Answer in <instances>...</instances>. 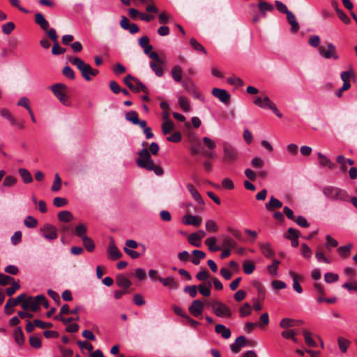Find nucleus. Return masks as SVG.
<instances>
[{
    "mask_svg": "<svg viewBox=\"0 0 357 357\" xmlns=\"http://www.w3.org/2000/svg\"><path fill=\"white\" fill-rule=\"evenodd\" d=\"M159 151V146L156 142H152L149 149H142L138 153V158L136 160L137 166L148 171H153L158 176H162L164 173L162 168L156 166L151 158V155H155Z\"/></svg>",
    "mask_w": 357,
    "mask_h": 357,
    "instance_id": "obj_1",
    "label": "nucleus"
},
{
    "mask_svg": "<svg viewBox=\"0 0 357 357\" xmlns=\"http://www.w3.org/2000/svg\"><path fill=\"white\" fill-rule=\"evenodd\" d=\"M308 43L313 47L318 48L319 55L325 59L339 60L340 56L337 48L332 43H326V45H320V38L319 36L314 35L310 37Z\"/></svg>",
    "mask_w": 357,
    "mask_h": 357,
    "instance_id": "obj_2",
    "label": "nucleus"
},
{
    "mask_svg": "<svg viewBox=\"0 0 357 357\" xmlns=\"http://www.w3.org/2000/svg\"><path fill=\"white\" fill-rule=\"evenodd\" d=\"M67 59L73 66H76L83 78L86 81H91V77H95L99 73L98 69L93 68L79 57L68 56Z\"/></svg>",
    "mask_w": 357,
    "mask_h": 357,
    "instance_id": "obj_3",
    "label": "nucleus"
},
{
    "mask_svg": "<svg viewBox=\"0 0 357 357\" xmlns=\"http://www.w3.org/2000/svg\"><path fill=\"white\" fill-rule=\"evenodd\" d=\"M322 192L327 198L332 200L348 202L350 199L346 190L337 187L325 186Z\"/></svg>",
    "mask_w": 357,
    "mask_h": 357,
    "instance_id": "obj_4",
    "label": "nucleus"
},
{
    "mask_svg": "<svg viewBox=\"0 0 357 357\" xmlns=\"http://www.w3.org/2000/svg\"><path fill=\"white\" fill-rule=\"evenodd\" d=\"M54 96L66 106L70 105L69 97L67 94L68 86L63 83H56L50 86Z\"/></svg>",
    "mask_w": 357,
    "mask_h": 357,
    "instance_id": "obj_5",
    "label": "nucleus"
},
{
    "mask_svg": "<svg viewBox=\"0 0 357 357\" xmlns=\"http://www.w3.org/2000/svg\"><path fill=\"white\" fill-rule=\"evenodd\" d=\"M253 103L261 108L271 109L279 118L282 117V114L278 110L275 104L266 96L264 98L257 97Z\"/></svg>",
    "mask_w": 357,
    "mask_h": 357,
    "instance_id": "obj_6",
    "label": "nucleus"
},
{
    "mask_svg": "<svg viewBox=\"0 0 357 357\" xmlns=\"http://www.w3.org/2000/svg\"><path fill=\"white\" fill-rule=\"evenodd\" d=\"M210 305L214 314L219 317L231 318L232 312L231 309L225 303L220 301H212Z\"/></svg>",
    "mask_w": 357,
    "mask_h": 357,
    "instance_id": "obj_7",
    "label": "nucleus"
},
{
    "mask_svg": "<svg viewBox=\"0 0 357 357\" xmlns=\"http://www.w3.org/2000/svg\"><path fill=\"white\" fill-rule=\"evenodd\" d=\"M41 300H44V295H38L35 297L26 296V301L22 303V308L25 311L30 310L32 312H36L40 309Z\"/></svg>",
    "mask_w": 357,
    "mask_h": 357,
    "instance_id": "obj_8",
    "label": "nucleus"
},
{
    "mask_svg": "<svg viewBox=\"0 0 357 357\" xmlns=\"http://www.w3.org/2000/svg\"><path fill=\"white\" fill-rule=\"evenodd\" d=\"M223 146V160L227 163H233L238 159V151L229 143L224 142Z\"/></svg>",
    "mask_w": 357,
    "mask_h": 357,
    "instance_id": "obj_9",
    "label": "nucleus"
},
{
    "mask_svg": "<svg viewBox=\"0 0 357 357\" xmlns=\"http://www.w3.org/2000/svg\"><path fill=\"white\" fill-rule=\"evenodd\" d=\"M192 206V204L189 203L185 206L186 208V215L183 218V223L185 225H193L195 227H198L202 222V218L199 216L192 215V211L190 209V207Z\"/></svg>",
    "mask_w": 357,
    "mask_h": 357,
    "instance_id": "obj_10",
    "label": "nucleus"
},
{
    "mask_svg": "<svg viewBox=\"0 0 357 357\" xmlns=\"http://www.w3.org/2000/svg\"><path fill=\"white\" fill-rule=\"evenodd\" d=\"M40 230L43 236L48 241H53L58 237L57 229L50 224H45Z\"/></svg>",
    "mask_w": 357,
    "mask_h": 357,
    "instance_id": "obj_11",
    "label": "nucleus"
},
{
    "mask_svg": "<svg viewBox=\"0 0 357 357\" xmlns=\"http://www.w3.org/2000/svg\"><path fill=\"white\" fill-rule=\"evenodd\" d=\"M212 95L218 98L225 105H229L231 100L230 94L225 89L213 88L211 91Z\"/></svg>",
    "mask_w": 357,
    "mask_h": 357,
    "instance_id": "obj_12",
    "label": "nucleus"
},
{
    "mask_svg": "<svg viewBox=\"0 0 357 357\" xmlns=\"http://www.w3.org/2000/svg\"><path fill=\"white\" fill-rule=\"evenodd\" d=\"M183 86L185 89L192 94L195 98L202 100V96L198 91L197 86L190 79H186L183 83Z\"/></svg>",
    "mask_w": 357,
    "mask_h": 357,
    "instance_id": "obj_13",
    "label": "nucleus"
},
{
    "mask_svg": "<svg viewBox=\"0 0 357 357\" xmlns=\"http://www.w3.org/2000/svg\"><path fill=\"white\" fill-rule=\"evenodd\" d=\"M204 308V303L200 300L197 299L192 301L188 310L193 317H199L202 315Z\"/></svg>",
    "mask_w": 357,
    "mask_h": 357,
    "instance_id": "obj_14",
    "label": "nucleus"
},
{
    "mask_svg": "<svg viewBox=\"0 0 357 357\" xmlns=\"http://www.w3.org/2000/svg\"><path fill=\"white\" fill-rule=\"evenodd\" d=\"M107 251L109 258L112 260H116L122 257V253L116 247L114 240L112 237H111L109 239V243Z\"/></svg>",
    "mask_w": 357,
    "mask_h": 357,
    "instance_id": "obj_15",
    "label": "nucleus"
},
{
    "mask_svg": "<svg viewBox=\"0 0 357 357\" xmlns=\"http://www.w3.org/2000/svg\"><path fill=\"white\" fill-rule=\"evenodd\" d=\"M247 345V339L245 337L241 335L238 336L235 342L230 345V348L232 352L238 353L241 349Z\"/></svg>",
    "mask_w": 357,
    "mask_h": 357,
    "instance_id": "obj_16",
    "label": "nucleus"
},
{
    "mask_svg": "<svg viewBox=\"0 0 357 357\" xmlns=\"http://www.w3.org/2000/svg\"><path fill=\"white\" fill-rule=\"evenodd\" d=\"M157 280L160 281L165 287H169L172 289H177L179 287V283L175 280L173 277H167L162 278L161 277L157 278Z\"/></svg>",
    "mask_w": 357,
    "mask_h": 357,
    "instance_id": "obj_17",
    "label": "nucleus"
},
{
    "mask_svg": "<svg viewBox=\"0 0 357 357\" xmlns=\"http://www.w3.org/2000/svg\"><path fill=\"white\" fill-rule=\"evenodd\" d=\"M287 20L291 26V31L294 33L298 32L299 30V24L292 12L288 13L287 15Z\"/></svg>",
    "mask_w": 357,
    "mask_h": 357,
    "instance_id": "obj_18",
    "label": "nucleus"
},
{
    "mask_svg": "<svg viewBox=\"0 0 357 357\" xmlns=\"http://www.w3.org/2000/svg\"><path fill=\"white\" fill-rule=\"evenodd\" d=\"M187 188H188V191L190 192L192 197L195 199V200L198 203V204L204 206V202L201 195L195 189L194 185L191 183H189L187 185Z\"/></svg>",
    "mask_w": 357,
    "mask_h": 357,
    "instance_id": "obj_19",
    "label": "nucleus"
},
{
    "mask_svg": "<svg viewBox=\"0 0 357 357\" xmlns=\"http://www.w3.org/2000/svg\"><path fill=\"white\" fill-rule=\"evenodd\" d=\"M257 6L263 16L266 15V12H272L274 10V7L272 4L264 0H259Z\"/></svg>",
    "mask_w": 357,
    "mask_h": 357,
    "instance_id": "obj_20",
    "label": "nucleus"
},
{
    "mask_svg": "<svg viewBox=\"0 0 357 357\" xmlns=\"http://www.w3.org/2000/svg\"><path fill=\"white\" fill-rule=\"evenodd\" d=\"M317 157L320 166L328 167L330 169H333L335 167L334 163H333L325 155L321 153H317Z\"/></svg>",
    "mask_w": 357,
    "mask_h": 357,
    "instance_id": "obj_21",
    "label": "nucleus"
},
{
    "mask_svg": "<svg viewBox=\"0 0 357 357\" xmlns=\"http://www.w3.org/2000/svg\"><path fill=\"white\" fill-rule=\"evenodd\" d=\"M35 22L38 24L43 30L47 31L49 29V22L45 20V17L41 13H36L35 15Z\"/></svg>",
    "mask_w": 357,
    "mask_h": 357,
    "instance_id": "obj_22",
    "label": "nucleus"
},
{
    "mask_svg": "<svg viewBox=\"0 0 357 357\" xmlns=\"http://www.w3.org/2000/svg\"><path fill=\"white\" fill-rule=\"evenodd\" d=\"M215 331L218 334H220L223 338L228 339L231 336V331L226 328L222 324H217L215 328Z\"/></svg>",
    "mask_w": 357,
    "mask_h": 357,
    "instance_id": "obj_23",
    "label": "nucleus"
},
{
    "mask_svg": "<svg viewBox=\"0 0 357 357\" xmlns=\"http://www.w3.org/2000/svg\"><path fill=\"white\" fill-rule=\"evenodd\" d=\"M282 206V203L274 197H271L269 202L266 204V208L270 211L276 208H280Z\"/></svg>",
    "mask_w": 357,
    "mask_h": 357,
    "instance_id": "obj_24",
    "label": "nucleus"
},
{
    "mask_svg": "<svg viewBox=\"0 0 357 357\" xmlns=\"http://www.w3.org/2000/svg\"><path fill=\"white\" fill-rule=\"evenodd\" d=\"M116 284L119 287L123 288L125 290L128 289L131 285V282L123 275L116 276Z\"/></svg>",
    "mask_w": 357,
    "mask_h": 357,
    "instance_id": "obj_25",
    "label": "nucleus"
},
{
    "mask_svg": "<svg viewBox=\"0 0 357 357\" xmlns=\"http://www.w3.org/2000/svg\"><path fill=\"white\" fill-rule=\"evenodd\" d=\"M193 257L191 259V261L195 265H199L201 259H204L206 257V253L203 251L194 250L192 251Z\"/></svg>",
    "mask_w": 357,
    "mask_h": 357,
    "instance_id": "obj_26",
    "label": "nucleus"
},
{
    "mask_svg": "<svg viewBox=\"0 0 357 357\" xmlns=\"http://www.w3.org/2000/svg\"><path fill=\"white\" fill-rule=\"evenodd\" d=\"M183 70L181 66L176 65L171 70V74L174 80L176 82H181L182 80Z\"/></svg>",
    "mask_w": 357,
    "mask_h": 357,
    "instance_id": "obj_27",
    "label": "nucleus"
},
{
    "mask_svg": "<svg viewBox=\"0 0 357 357\" xmlns=\"http://www.w3.org/2000/svg\"><path fill=\"white\" fill-rule=\"evenodd\" d=\"M18 172L24 183H30L33 182L32 176L26 169L20 168Z\"/></svg>",
    "mask_w": 357,
    "mask_h": 357,
    "instance_id": "obj_28",
    "label": "nucleus"
},
{
    "mask_svg": "<svg viewBox=\"0 0 357 357\" xmlns=\"http://www.w3.org/2000/svg\"><path fill=\"white\" fill-rule=\"evenodd\" d=\"M355 74L354 69L351 68L349 70L343 71L340 74V78L343 82V84H350L349 79L354 78Z\"/></svg>",
    "mask_w": 357,
    "mask_h": 357,
    "instance_id": "obj_29",
    "label": "nucleus"
},
{
    "mask_svg": "<svg viewBox=\"0 0 357 357\" xmlns=\"http://www.w3.org/2000/svg\"><path fill=\"white\" fill-rule=\"evenodd\" d=\"M87 227L84 224H79L75 228L73 233L80 238L83 239L86 236Z\"/></svg>",
    "mask_w": 357,
    "mask_h": 357,
    "instance_id": "obj_30",
    "label": "nucleus"
},
{
    "mask_svg": "<svg viewBox=\"0 0 357 357\" xmlns=\"http://www.w3.org/2000/svg\"><path fill=\"white\" fill-rule=\"evenodd\" d=\"M353 244L349 243L344 246H340L337 248V252L343 258H347L351 253V250L353 248Z\"/></svg>",
    "mask_w": 357,
    "mask_h": 357,
    "instance_id": "obj_31",
    "label": "nucleus"
},
{
    "mask_svg": "<svg viewBox=\"0 0 357 357\" xmlns=\"http://www.w3.org/2000/svg\"><path fill=\"white\" fill-rule=\"evenodd\" d=\"M260 250L264 255L268 258L272 257L274 255V252L271 249V245L268 243H261L259 245Z\"/></svg>",
    "mask_w": 357,
    "mask_h": 357,
    "instance_id": "obj_32",
    "label": "nucleus"
},
{
    "mask_svg": "<svg viewBox=\"0 0 357 357\" xmlns=\"http://www.w3.org/2000/svg\"><path fill=\"white\" fill-rule=\"evenodd\" d=\"M14 338L15 342L19 345H22L24 342V336L21 327H17L14 331Z\"/></svg>",
    "mask_w": 357,
    "mask_h": 357,
    "instance_id": "obj_33",
    "label": "nucleus"
},
{
    "mask_svg": "<svg viewBox=\"0 0 357 357\" xmlns=\"http://www.w3.org/2000/svg\"><path fill=\"white\" fill-rule=\"evenodd\" d=\"M165 63H159L156 61H151L150 67L158 77H161L163 75V69L162 66Z\"/></svg>",
    "mask_w": 357,
    "mask_h": 357,
    "instance_id": "obj_34",
    "label": "nucleus"
},
{
    "mask_svg": "<svg viewBox=\"0 0 357 357\" xmlns=\"http://www.w3.org/2000/svg\"><path fill=\"white\" fill-rule=\"evenodd\" d=\"M134 82L135 83V86L134 85V89H132V91L135 93H138L142 91L145 93H149L148 88L137 78H135V79H134Z\"/></svg>",
    "mask_w": 357,
    "mask_h": 357,
    "instance_id": "obj_35",
    "label": "nucleus"
},
{
    "mask_svg": "<svg viewBox=\"0 0 357 357\" xmlns=\"http://www.w3.org/2000/svg\"><path fill=\"white\" fill-rule=\"evenodd\" d=\"M161 128L163 135H167L174 130V124L172 121H167L162 123Z\"/></svg>",
    "mask_w": 357,
    "mask_h": 357,
    "instance_id": "obj_36",
    "label": "nucleus"
},
{
    "mask_svg": "<svg viewBox=\"0 0 357 357\" xmlns=\"http://www.w3.org/2000/svg\"><path fill=\"white\" fill-rule=\"evenodd\" d=\"M216 238L215 237L208 238L205 241L206 245L208 247V249L211 252H215L221 250V248L215 245Z\"/></svg>",
    "mask_w": 357,
    "mask_h": 357,
    "instance_id": "obj_37",
    "label": "nucleus"
},
{
    "mask_svg": "<svg viewBox=\"0 0 357 357\" xmlns=\"http://www.w3.org/2000/svg\"><path fill=\"white\" fill-rule=\"evenodd\" d=\"M58 218L61 222H69L73 219V215L68 211H63L58 213Z\"/></svg>",
    "mask_w": 357,
    "mask_h": 357,
    "instance_id": "obj_38",
    "label": "nucleus"
},
{
    "mask_svg": "<svg viewBox=\"0 0 357 357\" xmlns=\"http://www.w3.org/2000/svg\"><path fill=\"white\" fill-rule=\"evenodd\" d=\"M289 274L292 277L293 280H294V283H293L294 289L298 294H301L303 292V289L298 282V279L299 276L296 273H294L293 271H290Z\"/></svg>",
    "mask_w": 357,
    "mask_h": 357,
    "instance_id": "obj_39",
    "label": "nucleus"
},
{
    "mask_svg": "<svg viewBox=\"0 0 357 357\" xmlns=\"http://www.w3.org/2000/svg\"><path fill=\"white\" fill-rule=\"evenodd\" d=\"M188 243L195 247H200L201 246V241H200V237L198 236L197 234L192 233L190 234L188 237Z\"/></svg>",
    "mask_w": 357,
    "mask_h": 357,
    "instance_id": "obj_40",
    "label": "nucleus"
},
{
    "mask_svg": "<svg viewBox=\"0 0 357 357\" xmlns=\"http://www.w3.org/2000/svg\"><path fill=\"white\" fill-rule=\"evenodd\" d=\"M82 240V243L86 250L91 252L95 249V244L93 241L89 236L84 237Z\"/></svg>",
    "mask_w": 357,
    "mask_h": 357,
    "instance_id": "obj_41",
    "label": "nucleus"
},
{
    "mask_svg": "<svg viewBox=\"0 0 357 357\" xmlns=\"http://www.w3.org/2000/svg\"><path fill=\"white\" fill-rule=\"evenodd\" d=\"M125 118L127 121L131 122L134 125H137V122L139 119L138 114L135 111H129L126 114Z\"/></svg>",
    "mask_w": 357,
    "mask_h": 357,
    "instance_id": "obj_42",
    "label": "nucleus"
},
{
    "mask_svg": "<svg viewBox=\"0 0 357 357\" xmlns=\"http://www.w3.org/2000/svg\"><path fill=\"white\" fill-rule=\"evenodd\" d=\"M190 44L192 47L197 52H202L204 54H207L206 49L195 38H192L190 40Z\"/></svg>",
    "mask_w": 357,
    "mask_h": 357,
    "instance_id": "obj_43",
    "label": "nucleus"
},
{
    "mask_svg": "<svg viewBox=\"0 0 357 357\" xmlns=\"http://www.w3.org/2000/svg\"><path fill=\"white\" fill-rule=\"evenodd\" d=\"M253 287L257 290L258 296L261 299H264L265 297V289L259 281H253Z\"/></svg>",
    "mask_w": 357,
    "mask_h": 357,
    "instance_id": "obj_44",
    "label": "nucleus"
},
{
    "mask_svg": "<svg viewBox=\"0 0 357 357\" xmlns=\"http://www.w3.org/2000/svg\"><path fill=\"white\" fill-rule=\"evenodd\" d=\"M303 335L305 339V343L311 347H316L317 343L311 337V334L307 331L304 330L303 331Z\"/></svg>",
    "mask_w": 357,
    "mask_h": 357,
    "instance_id": "obj_45",
    "label": "nucleus"
},
{
    "mask_svg": "<svg viewBox=\"0 0 357 357\" xmlns=\"http://www.w3.org/2000/svg\"><path fill=\"white\" fill-rule=\"evenodd\" d=\"M243 268L245 274H251L253 273L255 266L254 262L251 261H245L243 262Z\"/></svg>",
    "mask_w": 357,
    "mask_h": 357,
    "instance_id": "obj_46",
    "label": "nucleus"
},
{
    "mask_svg": "<svg viewBox=\"0 0 357 357\" xmlns=\"http://www.w3.org/2000/svg\"><path fill=\"white\" fill-rule=\"evenodd\" d=\"M297 321L294 319H291L289 318H284L281 320L280 323V326L282 328H287L289 327H293L296 326V322Z\"/></svg>",
    "mask_w": 357,
    "mask_h": 357,
    "instance_id": "obj_47",
    "label": "nucleus"
},
{
    "mask_svg": "<svg viewBox=\"0 0 357 357\" xmlns=\"http://www.w3.org/2000/svg\"><path fill=\"white\" fill-rule=\"evenodd\" d=\"M237 245V243L235 241H234L233 239H231L230 237H225L223 239V243H222V246L226 248V249H232V248H235Z\"/></svg>",
    "mask_w": 357,
    "mask_h": 357,
    "instance_id": "obj_48",
    "label": "nucleus"
},
{
    "mask_svg": "<svg viewBox=\"0 0 357 357\" xmlns=\"http://www.w3.org/2000/svg\"><path fill=\"white\" fill-rule=\"evenodd\" d=\"M24 225L28 228H35L38 225V220L33 216H27L24 221Z\"/></svg>",
    "mask_w": 357,
    "mask_h": 357,
    "instance_id": "obj_49",
    "label": "nucleus"
},
{
    "mask_svg": "<svg viewBox=\"0 0 357 357\" xmlns=\"http://www.w3.org/2000/svg\"><path fill=\"white\" fill-rule=\"evenodd\" d=\"M251 306L248 303H245L239 310L240 316L244 317L251 314Z\"/></svg>",
    "mask_w": 357,
    "mask_h": 357,
    "instance_id": "obj_50",
    "label": "nucleus"
},
{
    "mask_svg": "<svg viewBox=\"0 0 357 357\" xmlns=\"http://www.w3.org/2000/svg\"><path fill=\"white\" fill-rule=\"evenodd\" d=\"M66 51V50L65 48L61 47L60 46V45L59 44L58 41L53 43V46H52V54L60 55V54L65 53Z\"/></svg>",
    "mask_w": 357,
    "mask_h": 357,
    "instance_id": "obj_51",
    "label": "nucleus"
},
{
    "mask_svg": "<svg viewBox=\"0 0 357 357\" xmlns=\"http://www.w3.org/2000/svg\"><path fill=\"white\" fill-rule=\"evenodd\" d=\"M178 102H179L180 107L182 108V109L184 112L190 111V102L187 98L183 97V96L180 97L178 99Z\"/></svg>",
    "mask_w": 357,
    "mask_h": 357,
    "instance_id": "obj_52",
    "label": "nucleus"
},
{
    "mask_svg": "<svg viewBox=\"0 0 357 357\" xmlns=\"http://www.w3.org/2000/svg\"><path fill=\"white\" fill-rule=\"evenodd\" d=\"M62 73L66 77L70 79H75V72L70 66H65L62 70Z\"/></svg>",
    "mask_w": 357,
    "mask_h": 357,
    "instance_id": "obj_53",
    "label": "nucleus"
},
{
    "mask_svg": "<svg viewBox=\"0 0 357 357\" xmlns=\"http://www.w3.org/2000/svg\"><path fill=\"white\" fill-rule=\"evenodd\" d=\"M12 286L6 289V293L8 296H13L15 291L20 289V285L15 280L12 281Z\"/></svg>",
    "mask_w": 357,
    "mask_h": 357,
    "instance_id": "obj_54",
    "label": "nucleus"
},
{
    "mask_svg": "<svg viewBox=\"0 0 357 357\" xmlns=\"http://www.w3.org/2000/svg\"><path fill=\"white\" fill-rule=\"evenodd\" d=\"M206 229L208 232H217L218 230V226L215 221L209 220L206 222Z\"/></svg>",
    "mask_w": 357,
    "mask_h": 357,
    "instance_id": "obj_55",
    "label": "nucleus"
},
{
    "mask_svg": "<svg viewBox=\"0 0 357 357\" xmlns=\"http://www.w3.org/2000/svg\"><path fill=\"white\" fill-rule=\"evenodd\" d=\"M275 6L276 9L282 13L287 15L288 13L291 12L288 10L287 6L280 1H275Z\"/></svg>",
    "mask_w": 357,
    "mask_h": 357,
    "instance_id": "obj_56",
    "label": "nucleus"
},
{
    "mask_svg": "<svg viewBox=\"0 0 357 357\" xmlns=\"http://www.w3.org/2000/svg\"><path fill=\"white\" fill-rule=\"evenodd\" d=\"M198 287L195 285L186 286L184 288V292L188 293L190 297L195 298L197 295Z\"/></svg>",
    "mask_w": 357,
    "mask_h": 357,
    "instance_id": "obj_57",
    "label": "nucleus"
},
{
    "mask_svg": "<svg viewBox=\"0 0 357 357\" xmlns=\"http://www.w3.org/2000/svg\"><path fill=\"white\" fill-rule=\"evenodd\" d=\"M61 188V178L58 174H56L52 190L54 192L59 191Z\"/></svg>",
    "mask_w": 357,
    "mask_h": 357,
    "instance_id": "obj_58",
    "label": "nucleus"
},
{
    "mask_svg": "<svg viewBox=\"0 0 357 357\" xmlns=\"http://www.w3.org/2000/svg\"><path fill=\"white\" fill-rule=\"evenodd\" d=\"M251 165L255 169H260L264 167V161L261 158L255 157L251 160Z\"/></svg>",
    "mask_w": 357,
    "mask_h": 357,
    "instance_id": "obj_59",
    "label": "nucleus"
},
{
    "mask_svg": "<svg viewBox=\"0 0 357 357\" xmlns=\"http://www.w3.org/2000/svg\"><path fill=\"white\" fill-rule=\"evenodd\" d=\"M209 277V273L206 268H202L196 275L197 279L199 281H206Z\"/></svg>",
    "mask_w": 357,
    "mask_h": 357,
    "instance_id": "obj_60",
    "label": "nucleus"
},
{
    "mask_svg": "<svg viewBox=\"0 0 357 357\" xmlns=\"http://www.w3.org/2000/svg\"><path fill=\"white\" fill-rule=\"evenodd\" d=\"M326 239V247L328 250H331V247L335 248L338 245L337 241L335 239L333 238L330 235H327Z\"/></svg>",
    "mask_w": 357,
    "mask_h": 357,
    "instance_id": "obj_61",
    "label": "nucleus"
},
{
    "mask_svg": "<svg viewBox=\"0 0 357 357\" xmlns=\"http://www.w3.org/2000/svg\"><path fill=\"white\" fill-rule=\"evenodd\" d=\"M336 162L340 165V169L342 172H345L347 170L346 158L342 155H338L336 158Z\"/></svg>",
    "mask_w": 357,
    "mask_h": 357,
    "instance_id": "obj_62",
    "label": "nucleus"
},
{
    "mask_svg": "<svg viewBox=\"0 0 357 357\" xmlns=\"http://www.w3.org/2000/svg\"><path fill=\"white\" fill-rule=\"evenodd\" d=\"M15 26L13 22H7L2 26V31L5 34H10L15 29Z\"/></svg>",
    "mask_w": 357,
    "mask_h": 357,
    "instance_id": "obj_63",
    "label": "nucleus"
},
{
    "mask_svg": "<svg viewBox=\"0 0 357 357\" xmlns=\"http://www.w3.org/2000/svg\"><path fill=\"white\" fill-rule=\"evenodd\" d=\"M10 240L13 245H16L19 244L22 241V232L20 231H15L11 236Z\"/></svg>",
    "mask_w": 357,
    "mask_h": 357,
    "instance_id": "obj_64",
    "label": "nucleus"
}]
</instances>
